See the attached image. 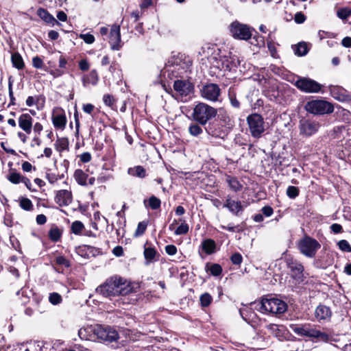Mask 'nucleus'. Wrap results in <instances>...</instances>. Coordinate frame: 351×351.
Wrapping results in <instances>:
<instances>
[{
    "instance_id": "nucleus-50",
    "label": "nucleus",
    "mask_w": 351,
    "mask_h": 351,
    "mask_svg": "<svg viewBox=\"0 0 351 351\" xmlns=\"http://www.w3.org/2000/svg\"><path fill=\"white\" fill-rule=\"evenodd\" d=\"M146 228L147 223L145 221L139 222L135 231V236L138 237L142 235L145 232Z\"/></svg>"
},
{
    "instance_id": "nucleus-13",
    "label": "nucleus",
    "mask_w": 351,
    "mask_h": 351,
    "mask_svg": "<svg viewBox=\"0 0 351 351\" xmlns=\"http://www.w3.org/2000/svg\"><path fill=\"white\" fill-rule=\"evenodd\" d=\"M201 96L210 101H219L221 95V89L216 84L209 83L204 85L200 90Z\"/></svg>"
},
{
    "instance_id": "nucleus-49",
    "label": "nucleus",
    "mask_w": 351,
    "mask_h": 351,
    "mask_svg": "<svg viewBox=\"0 0 351 351\" xmlns=\"http://www.w3.org/2000/svg\"><path fill=\"white\" fill-rule=\"evenodd\" d=\"M103 101L105 105L113 108L115 99L112 95L110 94H106L103 97Z\"/></svg>"
},
{
    "instance_id": "nucleus-34",
    "label": "nucleus",
    "mask_w": 351,
    "mask_h": 351,
    "mask_svg": "<svg viewBox=\"0 0 351 351\" xmlns=\"http://www.w3.org/2000/svg\"><path fill=\"white\" fill-rule=\"evenodd\" d=\"M62 236V232L58 227H53L49 231V239L54 242L59 241Z\"/></svg>"
},
{
    "instance_id": "nucleus-38",
    "label": "nucleus",
    "mask_w": 351,
    "mask_h": 351,
    "mask_svg": "<svg viewBox=\"0 0 351 351\" xmlns=\"http://www.w3.org/2000/svg\"><path fill=\"white\" fill-rule=\"evenodd\" d=\"M20 206L22 209L30 211L33 210V204L32 201L27 197H21L20 199Z\"/></svg>"
},
{
    "instance_id": "nucleus-9",
    "label": "nucleus",
    "mask_w": 351,
    "mask_h": 351,
    "mask_svg": "<svg viewBox=\"0 0 351 351\" xmlns=\"http://www.w3.org/2000/svg\"><path fill=\"white\" fill-rule=\"evenodd\" d=\"M173 89L176 95L181 97L182 101L185 102L191 97L194 91V86L187 80H178L173 83Z\"/></svg>"
},
{
    "instance_id": "nucleus-29",
    "label": "nucleus",
    "mask_w": 351,
    "mask_h": 351,
    "mask_svg": "<svg viewBox=\"0 0 351 351\" xmlns=\"http://www.w3.org/2000/svg\"><path fill=\"white\" fill-rule=\"evenodd\" d=\"M74 178L75 181L82 186H86L88 184L86 182L88 176L82 169H77L75 171Z\"/></svg>"
},
{
    "instance_id": "nucleus-31",
    "label": "nucleus",
    "mask_w": 351,
    "mask_h": 351,
    "mask_svg": "<svg viewBox=\"0 0 351 351\" xmlns=\"http://www.w3.org/2000/svg\"><path fill=\"white\" fill-rule=\"evenodd\" d=\"M144 204L146 207L149 206L152 210H157L160 207L161 201L154 195L151 196L148 200H144Z\"/></svg>"
},
{
    "instance_id": "nucleus-48",
    "label": "nucleus",
    "mask_w": 351,
    "mask_h": 351,
    "mask_svg": "<svg viewBox=\"0 0 351 351\" xmlns=\"http://www.w3.org/2000/svg\"><path fill=\"white\" fill-rule=\"evenodd\" d=\"M337 245L341 251L346 252H351V245L346 240H340Z\"/></svg>"
},
{
    "instance_id": "nucleus-42",
    "label": "nucleus",
    "mask_w": 351,
    "mask_h": 351,
    "mask_svg": "<svg viewBox=\"0 0 351 351\" xmlns=\"http://www.w3.org/2000/svg\"><path fill=\"white\" fill-rule=\"evenodd\" d=\"M228 97L230 101L231 105L236 108H239L240 107V103L237 100L236 97V93L234 90L230 88L228 90Z\"/></svg>"
},
{
    "instance_id": "nucleus-2",
    "label": "nucleus",
    "mask_w": 351,
    "mask_h": 351,
    "mask_svg": "<svg viewBox=\"0 0 351 351\" xmlns=\"http://www.w3.org/2000/svg\"><path fill=\"white\" fill-rule=\"evenodd\" d=\"M258 305V311L264 314H271L277 316L283 314L287 310V303L275 298H263Z\"/></svg>"
},
{
    "instance_id": "nucleus-27",
    "label": "nucleus",
    "mask_w": 351,
    "mask_h": 351,
    "mask_svg": "<svg viewBox=\"0 0 351 351\" xmlns=\"http://www.w3.org/2000/svg\"><path fill=\"white\" fill-rule=\"evenodd\" d=\"M128 173L132 176L138 177L140 178H144L146 176L145 169L140 165L129 168Z\"/></svg>"
},
{
    "instance_id": "nucleus-51",
    "label": "nucleus",
    "mask_w": 351,
    "mask_h": 351,
    "mask_svg": "<svg viewBox=\"0 0 351 351\" xmlns=\"http://www.w3.org/2000/svg\"><path fill=\"white\" fill-rule=\"evenodd\" d=\"M32 65L36 69H43L45 66L43 60L39 56H35L32 58Z\"/></svg>"
},
{
    "instance_id": "nucleus-37",
    "label": "nucleus",
    "mask_w": 351,
    "mask_h": 351,
    "mask_svg": "<svg viewBox=\"0 0 351 351\" xmlns=\"http://www.w3.org/2000/svg\"><path fill=\"white\" fill-rule=\"evenodd\" d=\"M295 53L298 56H305L308 53V48L305 43H300L294 48Z\"/></svg>"
},
{
    "instance_id": "nucleus-19",
    "label": "nucleus",
    "mask_w": 351,
    "mask_h": 351,
    "mask_svg": "<svg viewBox=\"0 0 351 351\" xmlns=\"http://www.w3.org/2000/svg\"><path fill=\"white\" fill-rule=\"evenodd\" d=\"M223 207L227 208L235 215H238L239 213L243 210L241 202L233 200L230 196H227Z\"/></svg>"
},
{
    "instance_id": "nucleus-23",
    "label": "nucleus",
    "mask_w": 351,
    "mask_h": 351,
    "mask_svg": "<svg viewBox=\"0 0 351 351\" xmlns=\"http://www.w3.org/2000/svg\"><path fill=\"white\" fill-rule=\"evenodd\" d=\"M38 13L42 19L52 26L60 24L59 22L46 10L40 8L38 10Z\"/></svg>"
},
{
    "instance_id": "nucleus-60",
    "label": "nucleus",
    "mask_w": 351,
    "mask_h": 351,
    "mask_svg": "<svg viewBox=\"0 0 351 351\" xmlns=\"http://www.w3.org/2000/svg\"><path fill=\"white\" fill-rule=\"evenodd\" d=\"M330 228L334 234H339L343 232V228L339 223H332Z\"/></svg>"
},
{
    "instance_id": "nucleus-1",
    "label": "nucleus",
    "mask_w": 351,
    "mask_h": 351,
    "mask_svg": "<svg viewBox=\"0 0 351 351\" xmlns=\"http://www.w3.org/2000/svg\"><path fill=\"white\" fill-rule=\"evenodd\" d=\"M132 291L127 280L118 276H113L106 280L96 289V292L105 298L125 295Z\"/></svg>"
},
{
    "instance_id": "nucleus-56",
    "label": "nucleus",
    "mask_w": 351,
    "mask_h": 351,
    "mask_svg": "<svg viewBox=\"0 0 351 351\" xmlns=\"http://www.w3.org/2000/svg\"><path fill=\"white\" fill-rule=\"evenodd\" d=\"M88 249L87 246H80L76 249V252L78 255L84 257L88 258V254L86 252V250Z\"/></svg>"
},
{
    "instance_id": "nucleus-26",
    "label": "nucleus",
    "mask_w": 351,
    "mask_h": 351,
    "mask_svg": "<svg viewBox=\"0 0 351 351\" xmlns=\"http://www.w3.org/2000/svg\"><path fill=\"white\" fill-rule=\"evenodd\" d=\"M144 257L146 260V264L148 265L151 262L154 261L156 256L158 254L157 251L153 247L147 246V243L145 245L144 249Z\"/></svg>"
},
{
    "instance_id": "nucleus-33",
    "label": "nucleus",
    "mask_w": 351,
    "mask_h": 351,
    "mask_svg": "<svg viewBox=\"0 0 351 351\" xmlns=\"http://www.w3.org/2000/svg\"><path fill=\"white\" fill-rule=\"evenodd\" d=\"M63 177V175L57 174L54 172H52L50 169H47L46 171L45 178L50 184H54L58 180H61Z\"/></svg>"
},
{
    "instance_id": "nucleus-32",
    "label": "nucleus",
    "mask_w": 351,
    "mask_h": 351,
    "mask_svg": "<svg viewBox=\"0 0 351 351\" xmlns=\"http://www.w3.org/2000/svg\"><path fill=\"white\" fill-rule=\"evenodd\" d=\"M344 90L339 86H330V92L331 95L339 101H343L345 99V94L343 93Z\"/></svg>"
},
{
    "instance_id": "nucleus-43",
    "label": "nucleus",
    "mask_w": 351,
    "mask_h": 351,
    "mask_svg": "<svg viewBox=\"0 0 351 351\" xmlns=\"http://www.w3.org/2000/svg\"><path fill=\"white\" fill-rule=\"evenodd\" d=\"M54 261L59 266L64 267H69L71 266L70 261L63 256H56Z\"/></svg>"
},
{
    "instance_id": "nucleus-55",
    "label": "nucleus",
    "mask_w": 351,
    "mask_h": 351,
    "mask_svg": "<svg viewBox=\"0 0 351 351\" xmlns=\"http://www.w3.org/2000/svg\"><path fill=\"white\" fill-rule=\"evenodd\" d=\"M305 15L301 12H298L295 14L294 21L298 24H302L306 21Z\"/></svg>"
},
{
    "instance_id": "nucleus-11",
    "label": "nucleus",
    "mask_w": 351,
    "mask_h": 351,
    "mask_svg": "<svg viewBox=\"0 0 351 351\" xmlns=\"http://www.w3.org/2000/svg\"><path fill=\"white\" fill-rule=\"evenodd\" d=\"M320 247V244L315 239L309 237H304L298 243L300 252L310 258L315 256Z\"/></svg>"
},
{
    "instance_id": "nucleus-59",
    "label": "nucleus",
    "mask_w": 351,
    "mask_h": 351,
    "mask_svg": "<svg viewBox=\"0 0 351 351\" xmlns=\"http://www.w3.org/2000/svg\"><path fill=\"white\" fill-rule=\"evenodd\" d=\"M261 211L263 213V215H265V217H270L274 213L273 208L269 206H265L262 208Z\"/></svg>"
},
{
    "instance_id": "nucleus-18",
    "label": "nucleus",
    "mask_w": 351,
    "mask_h": 351,
    "mask_svg": "<svg viewBox=\"0 0 351 351\" xmlns=\"http://www.w3.org/2000/svg\"><path fill=\"white\" fill-rule=\"evenodd\" d=\"M288 267L292 273V276L295 279H302L303 277V265L294 260H289L287 263Z\"/></svg>"
},
{
    "instance_id": "nucleus-20",
    "label": "nucleus",
    "mask_w": 351,
    "mask_h": 351,
    "mask_svg": "<svg viewBox=\"0 0 351 351\" xmlns=\"http://www.w3.org/2000/svg\"><path fill=\"white\" fill-rule=\"evenodd\" d=\"M331 315L330 308L325 305H319L315 311V316L318 321L328 319Z\"/></svg>"
},
{
    "instance_id": "nucleus-5",
    "label": "nucleus",
    "mask_w": 351,
    "mask_h": 351,
    "mask_svg": "<svg viewBox=\"0 0 351 351\" xmlns=\"http://www.w3.org/2000/svg\"><path fill=\"white\" fill-rule=\"evenodd\" d=\"M304 109L315 115H324L332 113L334 111V106L326 100L313 99L305 104Z\"/></svg>"
},
{
    "instance_id": "nucleus-63",
    "label": "nucleus",
    "mask_w": 351,
    "mask_h": 351,
    "mask_svg": "<svg viewBox=\"0 0 351 351\" xmlns=\"http://www.w3.org/2000/svg\"><path fill=\"white\" fill-rule=\"evenodd\" d=\"M267 46L271 56L274 57L275 54L276 53V48L275 47L274 43L272 41H268L267 43Z\"/></svg>"
},
{
    "instance_id": "nucleus-14",
    "label": "nucleus",
    "mask_w": 351,
    "mask_h": 351,
    "mask_svg": "<svg viewBox=\"0 0 351 351\" xmlns=\"http://www.w3.org/2000/svg\"><path fill=\"white\" fill-rule=\"evenodd\" d=\"M121 42L120 26L114 24L112 25L110 32L109 43L111 49L114 51L119 50L122 46Z\"/></svg>"
},
{
    "instance_id": "nucleus-40",
    "label": "nucleus",
    "mask_w": 351,
    "mask_h": 351,
    "mask_svg": "<svg viewBox=\"0 0 351 351\" xmlns=\"http://www.w3.org/2000/svg\"><path fill=\"white\" fill-rule=\"evenodd\" d=\"M24 176H22L20 173L16 172H12L8 176V180L13 183V184H19L22 182L23 178Z\"/></svg>"
},
{
    "instance_id": "nucleus-44",
    "label": "nucleus",
    "mask_w": 351,
    "mask_h": 351,
    "mask_svg": "<svg viewBox=\"0 0 351 351\" xmlns=\"http://www.w3.org/2000/svg\"><path fill=\"white\" fill-rule=\"evenodd\" d=\"M49 301L53 305L59 304L62 301V296L56 292L51 293L49 294Z\"/></svg>"
},
{
    "instance_id": "nucleus-36",
    "label": "nucleus",
    "mask_w": 351,
    "mask_h": 351,
    "mask_svg": "<svg viewBox=\"0 0 351 351\" xmlns=\"http://www.w3.org/2000/svg\"><path fill=\"white\" fill-rule=\"evenodd\" d=\"M337 16L341 20H347L351 16V9L348 7L339 8L337 12Z\"/></svg>"
},
{
    "instance_id": "nucleus-54",
    "label": "nucleus",
    "mask_w": 351,
    "mask_h": 351,
    "mask_svg": "<svg viewBox=\"0 0 351 351\" xmlns=\"http://www.w3.org/2000/svg\"><path fill=\"white\" fill-rule=\"evenodd\" d=\"M41 99V96H38L36 97L29 96L26 99V105L27 106H32L35 104H38Z\"/></svg>"
},
{
    "instance_id": "nucleus-39",
    "label": "nucleus",
    "mask_w": 351,
    "mask_h": 351,
    "mask_svg": "<svg viewBox=\"0 0 351 351\" xmlns=\"http://www.w3.org/2000/svg\"><path fill=\"white\" fill-rule=\"evenodd\" d=\"M189 132L193 136H197L203 132V130L197 123H192L189 127Z\"/></svg>"
},
{
    "instance_id": "nucleus-30",
    "label": "nucleus",
    "mask_w": 351,
    "mask_h": 351,
    "mask_svg": "<svg viewBox=\"0 0 351 351\" xmlns=\"http://www.w3.org/2000/svg\"><path fill=\"white\" fill-rule=\"evenodd\" d=\"M54 146L56 151L62 153L69 149V141L66 138H58Z\"/></svg>"
},
{
    "instance_id": "nucleus-53",
    "label": "nucleus",
    "mask_w": 351,
    "mask_h": 351,
    "mask_svg": "<svg viewBox=\"0 0 351 351\" xmlns=\"http://www.w3.org/2000/svg\"><path fill=\"white\" fill-rule=\"evenodd\" d=\"M80 37L87 44H92L95 41V37L90 33L82 34Z\"/></svg>"
},
{
    "instance_id": "nucleus-12",
    "label": "nucleus",
    "mask_w": 351,
    "mask_h": 351,
    "mask_svg": "<svg viewBox=\"0 0 351 351\" xmlns=\"http://www.w3.org/2000/svg\"><path fill=\"white\" fill-rule=\"evenodd\" d=\"M300 134L309 137L315 134L320 128V123L312 119H302L299 122Z\"/></svg>"
},
{
    "instance_id": "nucleus-10",
    "label": "nucleus",
    "mask_w": 351,
    "mask_h": 351,
    "mask_svg": "<svg viewBox=\"0 0 351 351\" xmlns=\"http://www.w3.org/2000/svg\"><path fill=\"white\" fill-rule=\"evenodd\" d=\"M294 85L301 91L308 93H317L321 91L322 85L308 77H299Z\"/></svg>"
},
{
    "instance_id": "nucleus-24",
    "label": "nucleus",
    "mask_w": 351,
    "mask_h": 351,
    "mask_svg": "<svg viewBox=\"0 0 351 351\" xmlns=\"http://www.w3.org/2000/svg\"><path fill=\"white\" fill-rule=\"evenodd\" d=\"M201 247L206 254H212L215 252L216 244L213 239H208L202 241Z\"/></svg>"
},
{
    "instance_id": "nucleus-58",
    "label": "nucleus",
    "mask_w": 351,
    "mask_h": 351,
    "mask_svg": "<svg viewBox=\"0 0 351 351\" xmlns=\"http://www.w3.org/2000/svg\"><path fill=\"white\" fill-rule=\"evenodd\" d=\"M165 252L170 256H173L177 253V247L174 245H167L165 247Z\"/></svg>"
},
{
    "instance_id": "nucleus-22",
    "label": "nucleus",
    "mask_w": 351,
    "mask_h": 351,
    "mask_svg": "<svg viewBox=\"0 0 351 351\" xmlns=\"http://www.w3.org/2000/svg\"><path fill=\"white\" fill-rule=\"evenodd\" d=\"M225 180L228 183L231 190L234 192L240 191L243 188L242 184L236 177L232 176L230 175H226Z\"/></svg>"
},
{
    "instance_id": "nucleus-8",
    "label": "nucleus",
    "mask_w": 351,
    "mask_h": 351,
    "mask_svg": "<svg viewBox=\"0 0 351 351\" xmlns=\"http://www.w3.org/2000/svg\"><path fill=\"white\" fill-rule=\"evenodd\" d=\"M93 331L99 339L105 342H114L119 339L118 332L110 326L97 325L93 328Z\"/></svg>"
},
{
    "instance_id": "nucleus-4",
    "label": "nucleus",
    "mask_w": 351,
    "mask_h": 351,
    "mask_svg": "<svg viewBox=\"0 0 351 351\" xmlns=\"http://www.w3.org/2000/svg\"><path fill=\"white\" fill-rule=\"evenodd\" d=\"M291 328L293 332L299 336L315 338L323 342H328L330 339L327 333L317 330L308 324L293 325Z\"/></svg>"
},
{
    "instance_id": "nucleus-46",
    "label": "nucleus",
    "mask_w": 351,
    "mask_h": 351,
    "mask_svg": "<svg viewBox=\"0 0 351 351\" xmlns=\"http://www.w3.org/2000/svg\"><path fill=\"white\" fill-rule=\"evenodd\" d=\"M287 195L291 199H295L299 195V189L298 188L289 186L287 189Z\"/></svg>"
},
{
    "instance_id": "nucleus-57",
    "label": "nucleus",
    "mask_w": 351,
    "mask_h": 351,
    "mask_svg": "<svg viewBox=\"0 0 351 351\" xmlns=\"http://www.w3.org/2000/svg\"><path fill=\"white\" fill-rule=\"evenodd\" d=\"M266 328L269 330L273 335L278 336L280 331L278 326L274 324H270L266 326Z\"/></svg>"
},
{
    "instance_id": "nucleus-61",
    "label": "nucleus",
    "mask_w": 351,
    "mask_h": 351,
    "mask_svg": "<svg viewBox=\"0 0 351 351\" xmlns=\"http://www.w3.org/2000/svg\"><path fill=\"white\" fill-rule=\"evenodd\" d=\"M32 129L36 135H40L43 130V127L40 123L36 122L35 124L33 125Z\"/></svg>"
},
{
    "instance_id": "nucleus-25",
    "label": "nucleus",
    "mask_w": 351,
    "mask_h": 351,
    "mask_svg": "<svg viewBox=\"0 0 351 351\" xmlns=\"http://www.w3.org/2000/svg\"><path fill=\"white\" fill-rule=\"evenodd\" d=\"M221 121H222V120L221 119L219 121V123H213L212 125H210L208 130V133L215 137H222L223 136L226 135V134L227 133L226 130H218L216 128L217 126H219V125L222 126L223 125Z\"/></svg>"
},
{
    "instance_id": "nucleus-7",
    "label": "nucleus",
    "mask_w": 351,
    "mask_h": 351,
    "mask_svg": "<svg viewBox=\"0 0 351 351\" xmlns=\"http://www.w3.org/2000/svg\"><path fill=\"white\" fill-rule=\"evenodd\" d=\"M246 121L251 136L255 138L261 137L265 130L263 117L258 113H253L247 117Z\"/></svg>"
},
{
    "instance_id": "nucleus-17",
    "label": "nucleus",
    "mask_w": 351,
    "mask_h": 351,
    "mask_svg": "<svg viewBox=\"0 0 351 351\" xmlns=\"http://www.w3.org/2000/svg\"><path fill=\"white\" fill-rule=\"evenodd\" d=\"M72 201L71 192L67 190H60L55 197V202L60 206H68Z\"/></svg>"
},
{
    "instance_id": "nucleus-15",
    "label": "nucleus",
    "mask_w": 351,
    "mask_h": 351,
    "mask_svg": "<svg viewBox=\"0 0 351 351\" xmlns=\"http://www.w3.org/2000/svg\"><path fill=\"white\" fill-rule=\"evenodd\" d=\"M52 123L55 128L64 130L66 124L65 112L61 108L53 112L52 114Z\"/></svg>"
},
{
    "instance_id": "nucleus-6",
    "label": "nucleus",
    "mask_w": 351,
    "mask_h": 351,
    "mask_svg": "<svg viewBox=\"0 0 351 351\" xmlns=\"http://www.w3.org/2000/svg\"><path fill=\"white\" fill-rule=\"evenodd\" d=\"M228 29L230 35L237 40H248L252 38L254 28L238 21L232 22Z\"/></svg>"
},
{
    "instance_id": "nucleus-28",
    "label": "nucleus",
    "mask_w": 351,
    "mask_h": 351,
    "mask_svg": "<svg viewBox=\"0 0 351 351\" xmlns=\"http://www.w3.org/2000/svg\"><path fill=\"white\" fill-rule=\"evenodd\" d=\"M11 61L14 67L21 70L25 66V63L22 56L19 52L12 53Z\"/></svg>"
},
{
    "instance_id": "nucleus-62",
    "label": "nucleus",
    "mask_w": 351,
    "mask_h": 351,
    "mask_svg": "<svg viewBox=\"0 0 351 351\" xmlns=\"http://www.w3.org/2000/svg\"><path fill=\"white\" fill-rule=\"evenodd\" d=\"M80 160L82 162L86 163V162H88L89 161H90L92 157H91V154L89 152H84L80 156Z\"/></svg>"
},
{
    "instance_id": "nucleus-52",
    "label": "nucleus",
    "mask_w": 351,
    "mask_h": 351,
    "mask_svg": "<svg viewBox=\"0 0 351 351\" xmlns=\"http://www.w3.org/2000/svg\"><path fill=\"white\" fill-rule=\"evenodd\" d=\"M230 260L234 265H239L243 261V257L240 253L236 252L231 256Z\"/></svg>"
},
{
    "instance_id": "nucleus-41",
    "label": "nucleus",
    "mask_w": 351,
    "mask_h": 351,
    "mask_svg": "<svg viewBox=\"0 0 351 351\" xmlns=\"http://www.w3.org/2000/svg\"><path fill=\"white\" fill-rule=\"evenodd\" d=\"M71 232L75 234H80L84 228V224L80 221H75L71 224Z\"/></svg>"
},
{
    "instance_id": "nucleus-16",
    "label": "nucleus",
    "mask_w": 351,
    "mask_h": 351,
    "mask_svg": "<svg viewBox=\"0 0 351 351\" xmlns=\"http://www.w3.org/2000/svg\"><path fill=\"white\" fill-rule=\"evenodd\" d=\"M18 123L19 128L25 134H31L33 127V119L29 114L24 113L21 114L18 119Z\"/></svg>"
},
{
    "instance_id": "nucleus-3",
    "label": "nucleus",
    "mask_w": 351,
    "mask_h": 351,
    "mask_svg": "<svg viewBox=\"0 0 351 351\" xmlns=\"http://www.w3.org/2000/svg\"><path fill=\"white\" fill-rule=\"evenodd\" d=\"M217 109L203 102L198 103L193 108L192 119L202 125L216 117Z\"/></svg>"
},
{
    "instance_id": "nucleus-21",
    "label": "nucleus",
    "mask_w": 351,
    "mask_h": 351,
    "mask_svg": "<svg viewBox=\"0 0 351 351\" xmlns=\"http://www.w3.org/2000/svg\"><path fill=\"white\" fill-rule=\"evenodd\" d=\"M99 81V76L96 70H92L88 74L84 75L82 77V83L84 87L88 84L95 86Z\"/></svg>"
},
{
    "instance_id": "nucleus-47",
    "label": "nucleus",
    "mask_w": 351,
    "mask_h": 351,
    "mask_svg": "<svg viewBox=\"0 0 351 351\" xmlns=\"http://www.w3.org/2000/svg\"><path fill=\"white\" fill-rule=\"evenodd\" d=\"M208 270L213 276H219L222 272V268L219 264H212Z\"/></svg>"
},
{
    "instance_id": "nucleus-45",
    "label": "nucleus",
    "mask_w": 351,
    "mask_h": 351,
    "mask_svg": "<svg viewBox=\"0 0 351 351\" xmlns=\"http://www.w3.org/2000/svg\"><path fill=\"white\" fill-rule=\"evenodd\" d=\"M212 302V297L209 293H205L200 296V303L203 307L208 306Z\"/></svg>"
},
{
    "instance_id": "nucleus-64",
    "label": "nucleus",
    "mask_w": 351,
    "mask_h": 351,
    "mask_svg": "<svg viewBox=\"0 0 351 351\" xmlns=\"http://www.w3.org/2000/svg\"><path fill=\"white\" fill-rule=\"evenodd\" d=\"M79 67L80 69L83 71H87L88 69H89V64L88 62H87V60H82L80 62H79Z\"/></svg>"
},
{
    "instance_id": "nucleus-35",
    "label": "nucleus",
    "mask_w": 351,
    "mask_h": 351,
    "mask_svg": "<svg viewBox=\"0 0 351 351\" xmlns=\"http://www.w3.org/2000/svg\"><path fill=\"white\" fill-rule=\"evenodd\" d=\"M181 221V224L174 230L176 235L186 234L189 232V225L183 221L182 219H179Z\"/></svg>"
}]
</instances>
